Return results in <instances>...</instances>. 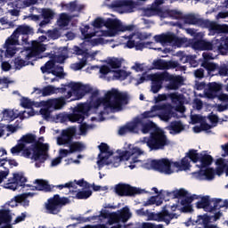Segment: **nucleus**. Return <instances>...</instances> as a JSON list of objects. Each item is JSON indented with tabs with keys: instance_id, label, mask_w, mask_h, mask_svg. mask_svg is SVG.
<instances>
[{
	"instance_id": "obj_32",
	"label": "nucleus",
	"mask_w": 228,
	"mask_h": 228,
	"mask_svg": "<svg viewBox=\"0 0 228 228\" xmlns=\"http://www.w3.org/2000/svg\"><path fill=\"white\" fill-rule=\"evenodd\" d=\"M173 167H176L178 171H186L190 169V167H191L189 159L183 158V159H181V162L179 161L173 162Z\"/></svg>"
},
{
	"instance_id": "obj_47",
	"label": "nucleus",
	"mask_w": 228,
	"mask_h": 228,
	"mask_svg": "<svg viewBox=\"0 0 228 228\" xmlns=\"http://www.w3.org/2000/svg\"><path fill=\"white\" fill-rule=\"evenodd\" d=\"M156 110H152V107L151 108V110L148 111H144L142 114H141L140 117H136L134 118V120H137V119H141L142 121H147V118H153L154 117H156L155 114H153V112H155Z\"/></svg>"
},
{
	"instance_id": "obj_58",
	"label": "nucleus",
	"mask_w": 228,
	"mask_h": 228,
	"mask_svg": "<svg viewBox=\"0 0 228 228\" xmlns=\"http://www.w3.org/2000/svg\"><path fill=\"white\" fill-rule=\"evenodd\" d=\"M57 66L54 63V61H48L45 63L44 66L41 67L42 73L49 72V70H52L55 69Z\"/></svg>"
},
{
	"instance_id": "obj_8",
	"label": "nucleus",
	"mask_w": 228,
	"mask_h": 228,
	"mask_svg": "<svg viewBox=\"0 0 228 228\" xmlns=\"http://www.w3.org/2000/svg\"><path fill=\"white\" fill-rule=\"evenodd\" d=\"M154 40L158 44H161V45L169 44V45L177 46L178 48L182 47L187 43L186 38L176 37L175 34L171 32L154 36Z\"/></svg>"
},
{
	"instance_id": "obj_37",
	"label": "nucleus",
	"mask_w": 228,
	"mask_h": 228,
	"mask_svg": "<svg viewBox=\"0 0 228 228\" xmlns=\"http://www.w3.org/2000/svg\"><path fill=\"white\" fill-rule=\"evenodd\" d=\"M198 162H200V167L201 168H206L207 167H209L213 163V157L204 153L203 156H201L199 159Z\"/></svg>"
},
{
	"instance_id": "obj_64",
	"label": "nucleus",
	"mask_w": 228,
	"mask_h": 228,
	"mask_svg": "<svg viewBox=\"0 0 228 228\" xmlns=\"http://www.w3.org/2000/svg\"><path fill=\"white\" fill-rule=\"evenodd\" d=\"M220 53L225 55L228 53V37L224 38V41L219 45Z\"/></svg>"
},
{
	"instance_id": "obj_29",
	"label": "nucleus",
	"mask_w": 228,
	"mask_h": 228,
	"mask_svg": "<svg viewBox=\"0 0 228 228\" xmlns=\"http://www.w3.org/2000/svg\"><path fill=\"white\" fill-rule=\"evenodd\" d=\"M167 217L173 219V214H170L168 210L164 209L160 213L155 214V217L153 218V220L169 224L170 221L169 219H167Z\"/></svg>"
},
{
	"instance_id": "obj_10",
	"label": "nucleus",
	"mask_w": 228,
	"mask_h": 228,
	"mask_svg": "<svg viewBox=\"0 0 228 228\" xmlns=\"http://www.w3.org/2000/svg\"><path fill=\"white\" fill-rule=\"evenodd\" d=\"M172 165L173 162H171L167 158H163L161 159H153L150 162L151 169H154L160 174H166L167 175L174 173V170L172 169Z\"/></svg>"
},
{
	"instance_id": "obj_15",
	"label": "nucleus",
	"mask_w": 228,
	"mask_h": 228,
	"mask_svg": "<svg viewBox=\"0 0 228 228\" xmlns=\"http://www.w3.org/2000/svg\"><path fill=\"white\" fill-rule=\"evenodd\" d=\"M151 111H160L158 117L164 122H168L174 115L171 104H157L151 106Z\"/></svg>"
},
{
	"instance_id": "obj_17",
	"label": "nucleus",
	"mask_w": 228,
	"mask_h": 228,
	"mask_svg": "<svg viewBox=\"0 0 228 228\" xmlns=\"http://www.w3.org/2000/svg\"><path fill=\"white\" fill-rule=\"evenodd\" d=\"M153 69L156 70H169L171 69L183 68L185 70V66H180L176 61H164L162 59L154 60Z\"/></svg>"
},
{
	"instance_id": "obj_11",
	"label": "nucleus",
	"mask_w": 228,
	"mask_h": 228,
	"mask_svg": "<svg viewBox=\"0 0 228 228\" xmlns=\"http://www.w3.org/2000/svg\"><path fill=\"white\" fill-rule=\"evenodd\" d=\"M77 126H69L61 130V135L57 137V144L59 146L67 145L73 142L74 139H77Z\"/></svg>"
},
{
	"instance_id": "obj_56",
	"label": "nucleus",
	"mask_w": 228,
	"mask_h": 228,
	"mask_svg": "<svg viewBox=\"0 0 228 228\" xmlns=\"http://www.w3.org/2000/svg\"><path fill=\"white\" fill-rule=\"evenodd\" d=\"M20 105H21V107L24 108V109H32L33 106L37 107V106L35 104V102H32L31 100H29V99L27 98V97H22V98H21Z\"/></svg>"
},
{
	"instance_id": "obj_36",
	"label": "nucleus",
	"mask_w": 228,
	"mask_h": 228,
	"mask_svg": "<svg viewBox=\"0 0 228 228\" xmlns=\"http://www.w3.org/2000/svg\"><path fill=\"white\" fill-rule=\"evenodd\" d=\"M34 194L31 192L24 193L20 196L15 197V202L17 203H22V206L27 208L29 207V200H28V197H33Z\"/></svg>"
},
{
	"instance_id": "obj_23",
	"label": "nucleus",
	"mask_w": 228,
	"mask_h": 228,
	"mask_svg": "<svg viewBox=\"0 0 228 228\" xmlns=\"http://www.w3.org/2000/svg\"><path fill=\"white\" fill-rule=\"evenodd\" d=\"M212 207V199H210L209 196H202L200 200L196 203V208L198 209H203L209 213H213Z\"/></svg>"
},
{
	"instance_id": "obj_61",
	"label": "nucleus",
	"mask_w": 228,
	"mask_h": 228,
	"mask_svg": "<svg viewBox=\"0 0 228 228\" xmlns=\"http://www.w3.org/2000/svg\"><path fill=\"white\" fill-rule=\"evenodd\" d=\"M59 27H67L69 24V17L66 13L61 14L58 20Z\"/></svg>"
},
{
	"instance_id": "obj_26",
	"label": "nucleus",
	"mask_w": 228,
	"mask_h": 228,
	"mask_svg": "<svg viewBox=\"0 0 228 228\" xmlns=\"http://www.w3.org/2000/svg\"><path fill=\"white\" fill-rule=\"evenodd\" d=\"M38 0H15L13 4L17 10H24L28 7H31L34 4H37Z\"/></svg>"
},
{
	"instance_id": "obj_38",
	"label": "nucleus",
	"mask_w": 228,
	"mask_h": 228,
	"mask_svg": "<svg viewBox=\"0 0 228 228\" xmlns=\"http://www.w3.org/2000/svg\"><path fill=\"white\" fill-rule=\"evenodd\" d=\"M126 133H137L136 124L130 123L126 124L125 126H121L119 129V134L125 135Z\"/></svg>"
},
{
	"instance_id": "obj_60",
	"label": "nucleus",
	"mask_w": 228,
	"mask_h": 228,
	"mask_svg": "<svg viewBox=\"0 0 228 228\" xmlns=\"http://www.w3.org/2000/svg\"><path fill=\"white\" fill-rule=\"evenodd\" d=\"M222 199H212V212L220 210V208H224Z\"/></svg>"
},
{
	"instance_id": "obj_24",
	"label": "nucleus",
	"mask_w": 228,
	"mask_h": 228,
	"mask_svg": "<svg viewBox=\"0 0 228 228\" xmlns=\"http://www.w3.org/2000/svg\"><path fill=\"white\" fill-rule=\"evenodd\" d=\"M61 206L57 204L53 200L48 199L47 203H45V210L50 215L56 216L61 212Z\"/></svg>"
},
{
	"instance_id": "obj_48",
	"label": "nucleus",
	"mask_w": 228,
	"mask_h": 228,
	"mask_svg": "<svg viewBox=\"0 0 228 228\" xmlns=\"http://www.w3.org/2000/svg\"><path fill=\"white\" fill-rule=\"evenodd\" d=\"M73 53L77 56H84L82 58H86V60L89 58V53H87V50H84L77 45L73 47Z\"/></svg>"
},
{
	"instance_id": "obj_2",
	"label": "nucleus",
	"mask_w": 228,
	"mask_h": 228,
	"mask_svg": "<svg viewBox=\"0 0 228 228\" xmlns=\"http://www.w3.org/2000/svg\"><path fill=\"white\" fill-rule=\"evenodd\" d=\"M174 15L176 20L183 19L184 24L208 28L216 31L217 34H228V25H218L216 22L209 21V20L197 18L195 14H186L183 17V13L176 11L174 12Z\"/></svg>"
},
{
	"instance_id": "obj_31",
	"label": "nucleus",
	"mask_w": 228,
	"mask_h": 228,
	"mask_svg": "<svg viewBox=\"0 0 228 228\" xmlns=\"http://www.w3.org/2000/svg\"><path fill=\"white\" fill-rule=\"evenodd\" d=\"M66 104V101L63 98H58L54 100H50L47 102V107L50 109H54L56 110H61Z\"/></svg>"
},
{
	"instance_id": "obj_33",
	"label": "nucleus",
	"mask_w": 228,
	"mask_h": 228,
	"mask_svg": "<svg viewBox=\"0 0 228 228\" xmlns=\"http://www.w3.org/2000/svg\"><path fill=\"white\" fill-rule=\"evenodd\" d=\"M10 209L0 210V225L4 224L5 225L12 223V216Z\"/></svg>"
},
{
	"instance_id": "obj_7",
	"label": "nucleus",
	"mask_w": 228,
	"mask_h": 228,
	"mask_svg": "<svg viewBox=\"0 0 228 228\" xmlns=\"http://www.w3.org/2000/svg\"><path fill=\"white\" fill-rule=\"evenodd\" d=\"M226 37H221L220 39H216L212 42L206 41L203 39H194L191 41V46L196 51H219L220 44L225 41Z\"/></svg>"
},
{
	"instance_id": "obj_46",
	"label": "nucleus",
	"mask_w": 228,
	"mask_h": 228,
	"mask_svg": "<svg viewBox=\"0 0 228 228\" xmlns=\"http://www.w3.org/2000/svg\"><path fill=\"white\" fill-rule=\"evenodd\" d=\"M93 92V87L90 86H82L78 90V94H76L77 99H82L85 94H90Z\"/></svg>"
},
{
	"instance_id": "obj_22",
	"label": "nucleus",
	"mask_w": 228,
	"mask_h": 228,
	"mask_svg": "<svg viewBox=\"0 0 228 228\" xmlns=\"http://www.w3.org/2000/svg\"><path fill=\"white\" fill-rule=\"evenodd\" d=\"M15 45H20V41H16V40H10L7 39L5 40L4 43V48H5V57L6 58H12L15 53H17V47H15Z\"/></svg>"
},
{
	"instance_id": "obj_44",
	"label": "nucleus",
	"mask_w": 228,
	"mask_h": 228,
	"mask_svg": "<svg viewBox=\"0 0 228 228\" xmlns=\"http://www.w3.org/2000/svg\"><path fill=\"white\" fill-rule=\"evenodd\" d=\"M50 200H53V202H56L58 205L61 207L70 203V200L69 198H66V197L61 198L59 194H55L53 198H51Z\"/></svg>"
},
{
	"instance_id": "obj_4",
	"label": "nucleus",
	"mask_w": 228,
	"mask_h": 228,
	"mask_svg": "<svg viewBox=\"0 0 228 228\" xmlns=\"http://www.w3.org/2000/svg\"><path fill=\"white\" fill-rule=\"evenodd\" d=\"M49 145L41 143V146L37 143L31 144L30 147H26L21 152L22 157L34 159L36 162L40 161L45 163L49 159Z\"/></svg>"
},
{
	"instance_id": "obj_54",
	"label": "nucleus",
	"mask_w": 228,
	"mask_h": 228,
	"mask_svg": "<svg viewBox=\"0 0 228 228\" xmlns=\"http://www.w3.org/2000/svg\"><path fill=\"white\" fill-rule=\"evenodd\" d=\"M26 144H24L23 142H18L17 145H15L14 147H12L11 149V153L12 155H17L22 152V151H24L26 149Z\"/></svg>"
},
{
	"instance_id": "obj_41",
	"label": "nucleus",
	"mask_w": 228,
	"mask_h": 228,
	"mask_svg": "<svg viewBox=\"0 0 228 228\" xmlns=\"http://www.w3.org/2000/svg\"><path fill=\"white\" fill-rule=\"evenodd\" d=\"M200 176H206L208 180L215 179L216 171L212 167H208L206 170H200Z\"/></svg>"
},
{
	"instance_id": "obj_6",
	"label": "nucleus",
	"mask_w": 228,
	"mask_h": 228,
	"mask_svg": "<svg viewBox=\"0 0 228 228\" xmlns=\"http://www.w3.org/2000/svg\"><path fill=\"white\" fill-rule=\"evenodd\" d=\"M169 144V139L163 130L158 129L151 133L150 141H148V148L151 151H164Z\"/></svg>"
},
{
	"instance_id": "obj_52",
	"label": "nucleus",
	"mask_w": 228,
	"mask_h": 228,
	"mask_svg": "<svg viewBox=\"0 0 228 228\" xmlns=\"http://www.w3.org/2000/svg\"><path fill=\"white\" fill-rule=\"evenodd\" d=\"M108 224L110 225H113L114 224L122 222V218L120 217V216L118 215L117 212L111 213L110 216H108Z\"/></svg>"
},
{
	"instance_id": "obj_20",
	"label": "nucleus",
	"mask_w": 228,
	"mask_h": 228,
	"mask_svg": "<svg viewBox=\"0 0 228 228\" xmlns=\"http://www.w3.org/2000/svg\"><path fill=\"white\" fill-rule=\"evenodd\" d=\"M34 184L35 186L31 185H27L31 189V191H45V192H51L53 191L54 186L52 184H49V182L46 180H35Z\"/></svg>"
},
{
	"instance_id": "obj_18",
	"label": "nucleus",
	"mask_w": 228,
	"mask_h": 228,
	"mask_svg": "<svg viewBox=\"0 0 228 228\" xmlns=\"http://www.w3.org/2000/svg\"><path fill=\"white\" fill-rule=\"evenodd\" d=\"M136 6L137 3L134 2L133 0H115L113 3H111V7L120 8L126 13L135 12Z\"/></svg>"
},
{
	"instance_id": "obj_50",
	"label": "nucleus",
	"mask_w": 228,
	"mask_h": 228,
	"mask_svg": "<svg viewBox=\"0 0 228 228\" xmlns=\"http://www.w3.org/2000/svg\"><path fill=\"white\" fill-rule=\"evenodd\" d=\"M173 199H186L189 196V192L185 189H178L173 191Z\"/></svg>"
},
{
	"instance_id": "obj_13",
	"label": "nucleus",
	"mask_w": 228,
	"mask_h": 228,
	"mask_svg": "<svg viewBox=\"0 0 228 228\" xmlns=\"http://www.w3.org/2000/svg\"><path fill=\"white\" fill-rule=\"evenodd\" d=\"M34 30L33 28L28 25H19L16 29H14V32L7 38L9 41H19L18 38H20V36L22 35V42L24 44H28V39L29 35H33Z\"/></svg>"
},
{
	"instance_id": "obj_14",
	"label": "nucleus",
	"mask_w": 228,
	"mask_h": 228,
	"mask_svg": "<svg viewBox=\"0 0 228 228\" xmlns=\"http://www.w3.org/2000/svg\"><path fill=\"white\" fill-rule=\"evenodd\" d=\"M27 181V177L23 174L14 173L12 177L8 178L5 188L15 191L20 187L25 188Z\"/></svg>"
},
{
	"instance_id": "obj_19",
	"label": "nucleus",
	"mask_w": 228,
	"mask_h": 228,
	"mask_svg": "<svg viewBox=\"0 0 228 228\" xmlns=\"http://www.w3.org/2000/svg\"><path fill=\"white\" fill-rule=\"evenodd\" d=\"M133 125L136 124V133L141 131L142 134H149L151 131H152L154 128H156V124L152 121H147V120H141V119H134L132 121Z\"/></svg>"
},
{
	"instance_id": "obj_16",
	"label": "nucleus",
	"mask_w": 228,
	"mask_h": 228,
	"mask_svg": "<svg viewBox=\"0 0 228 228\" xmlns=\"http://www.w3.org/2000/svg\"><path fill=\"white\" fill-rule=\"evenodd\" d=\"M98 149L101 153L98 154L99 160L97 161L98 167L102 168L104 165H110V162H106L110 156L113 155V151H110V146L106 142H101L98 145Z\"/></svg>"
},
{
	"instance_id": "obj_63",
	"label": "nucleus",
	"mask_w": 228,
	"mask_h": 228,
	"mask_svg": "<svg viewBox=\"0 0 228 228\" xmlns=\"http://www.w3.org/2000/svg\"><path fill=\"white\" fill-rule=\"evenodd\" d=\"M86 64H87V59L86 58H82L80 60V61H78L77 63L73 64V69L76 71L81 70L85 66H86Z\"/></svg>"
},
{
	"instance_id": "obj_1",
	"label": "nucleus",
	"mask_w": 228,
	"mask_h": 228,
	"mask_svg": "<svg viewBox=\"0 0 228 228\" xmlns=\"http://www.w3.org/2000/svg\"><path fill=\"white\" fill-rule=\"evenodd\" d=\"M129 102L127 94L119 93V91L113 89L105 94L104 98H98L94 102L93 106L94 109H99L103 105L105 109L111 110L120 111L123 104L126 105Z\"/></svg>"
},
{
	"instance_id": "obj_21",
	"label": "nucleus",
	"mask_w": 228,
	"mask_h": 228,
	"mask_svg": "<svg viewBox=\"0 0 228 228\" xmlns=\"http://www.w3.org/2000/svg\"><path fill=\"white\" fill-rule=\"evenodd\" d=\"M220 91H222V86L216 82H212L208 84V89H206L204 94L208 99H216Z\"/></svg>"
},
{
	"instance_id": "obj_35",
	"label": "nucleus",
	"mask_w": 228,
	"mask_h": 228,
	"mask_svg": "<svg viewBox=\"0 0 228 228\" xmlns=\"http://www.w3.org/2000/svg\"><path fill=\"white\" fill-rule=\"evenodd\" d=\"M205 153H198L197 150H190L189 152L186 153V159H190L191 161H192L194 164H196L197 162H199V159H200V157L204 156Z\"/></svg>"
},
{
	"instance_id": "obj_59",
	"label": "nucleus",
	"mask_w": 228,
	"mask_h": 228,
	"mask_svg": "<svg viewBox=\"0 0 228 228\" xmlns=\"http://www.w3.org/2000/svg\"><path fill=\"white\" fill-rule=\"evenodd\" d=\"M113 72H114L113 77H114L115 79H119V80H121V81L126 79V77H127V76H128L127 73H126V70H122V69H119V70H113Z\"/></svg>"
},
{
	"instance_id": "obj_53",
	"label": "nucleus",
	"mask_w": 228,
	"mask_h": 228,
	"mask_svg": "<svg viewBox=\"0 0 228 228\" xmlns=\"http://www.w3.org/2000/svg\"><path fill=\"white\" fill-rule=\"evenodd\" d=\"M93 195L92 191H77L75 199L77 200H88Z\"/></svg>"
},
{
	"instance_id": "obj_28",
	"label": "nucleus",
	"mask_w": 228,
	"mask_h": 228,
	"mask_svg": "<svg viewBox=\"0 0 228 228\" xmlns=\"http://www.w3.org/2000/svg\"><path fill=\"white\" fill-rule=\"evenodd\" d=\"M184 129L182 121H171L169 126H167V130L171 131L170 134L173 132L175 134L182 133Z\"/></svg>"
},
{
	"instance_id": "obj_3",
	"label": "nucleus",
	"mask_w": 228,
	"mask_h": 228,
	"mask_svg": "<svg viewBox=\"0 0 228 228\" xmlns=\"http://www.w3.org/2000/svg\"><path fill=\"white\" fill-rule=\"evenodd\" d=\"M93 26L96 28H101L102 27L107 28L110 31V37H115L118 32L133 31L134 25H123L119 20H113L112 18H108L103 20L101 17H97L94 20Z\"/></svg>"
},
{
	"instance_id": "obj_27",
	"label": "nucleus",
	"mask_w": 228,
	"mask_h": 228,
	"mask_svg": "<svg viewBox=\"0 0 228 228\" xmlns=\"http://www.w3.org/2000/svg\"><path fill=\"white\" fill-rule=\"evenodd\" d=\"M163 200H165V195L162 193V191H160L159 194L157 196H151L150 200L144 203V206H152L154 204L155 206H161Z\"/></svg>"
},
{
	"instance_id": "obj_49",
	"label": "nucleus",
	"mask_w": 228,
	"mask_h": 228,
	"mask_svg": "<svg viewBox=\"0 0 228 228\" xmlns=\"http://www.w3.org/2000/svg\"><path fill=\"white\" fill-rule=\"evenodd\" d=\"M83 86L81 83L77 82H70L66 86H63V87H69L73 91L74 94H79V90Z\"/></svg>"
},
{
	"instance_id": "obj_62",
	"label": "nucleus",
	"mask_w": 228,
	"mask_h": 228,
	"mask_svg": "<svg viewBox=\"0 0 228 228\" xmlns=\"http://www.w3.org/2000/svg\"><path fill=\"white\" fill-rule=\"evenodd\" d=\"M31 50H34L39 53H44L45 51H46V47L45 46L44 44H39L37 42H35L34 44H32L31 48H29Z\"/></svg>"
},
{
	"instance_id": "obj_51",
	"label": "nucleus",
	"mask_w": 228,
	"mask_h": 228,
	"mask_svg": "<svg viewBox=\"0 0 228 228\" xmlns=\"http://www.w3.org/2000/svg\"><path fill=\"white\" fill-rule=\"evenodd\" d=\"M177 56H178V61H180V63L185 64L188 63L190 61V60L193 57V55H187L185 53V52H178L177 53Z\"/></svg>"
},
{
	"instance_id": "obj_43",
	"label": "nucleus",
	"mask_w": 228,
	"mask_h": 228,
	"mask_svg": "<svg viewBox=\"0 0 228 228\" xmlns=\"http://www.w3.org/2000/svg\"><path fill=\"white\" fill-rule=\"evenodd\" d=\"M47 74H52L53 76H56V77L63 78L64 77V72H63V67L61 66H55L51 70L45 71Z\"/></svg>"
},
{
	"instance_id": "obj_55",
	"label": "nucleus",
	"mask_w": 228,
	"mask_h": 228,
	"mask_svg": "<svg viewBox=\"0 0 228 228\" xmlns=\"http://www.w3.org/2000/svg\"><path fill=\"white\" fill-rule=\"evenodd\" d=\"M42 19L53 20L54 18V12L51 9L44 8L41 12Z\"/></svg>"
},
{
	"instance_id": "obj_45",
	"label": "nucleus",
	"mask_w": 228,
	"mask_h": 228,
	"mask_svg": "<svg viewBox=\"0 0 228 228\" xmlns=\"http://www.w3.org/2000/svg\"><path fill=\"white\" fill-rule=\"evenodd\" d=\"M169 99L171 100V102H173L174 104H180L183 105V94H178L177 93H171L168 94Z\"/></svg>"
},
{
	"instance_id": "obj_30",
	"label": "nucleus",
	"mask_w": 228,
	"mask_h": 228,
	"mask_svg": "<svg viewBox=\"0 0 228 228\" xmlns=\"http://www.w3.org/2000/svg\"><path fill=\"white\" fill-rule=\"evenodd\" d=\"M19 143H22L24 145H27V144L38 145V141H37V135L33 134H27L21 136L20 140H19Z\"/></svg>"
},
{
	"instance_id": "obj_9",
	"label": "nucleus",
	"mask_w": 228,
	"mask_h": 228,
	"mask_svg": "<svg viewBox=\"0 0 228 228\" xmlns=\"http://www.w3.org/2000/svg\"><path fill=\"white\" fill-rule=\"evenodd\" d=\"M161 82H169L167 86V89L169 91L179 90L183 86V78L182 76L170 75L168 72L155 73Z\"/></svg>"
},
{
	"instance_id": "obj_57",
	"label": "nucleus",
	"mask_w": 228,
	"mask_h": 228,
	"mask_svg": "<svg viewBox=\"0 0 228 228\" xmlns=\"http://www.w3.org/2000/svg\"><path fill=\"white\" fill-rule=\"evenodd\" d=\"M57 94L56 88L53 87V86H47L42 89V96L43 97H47L50 96L51 94Z\"/></svg>"
},
{
	"instance_id": "obj_12",
	"label": "nucleus",
	"mask_w": 228,
	"mask_h": 228,
	"mask_svg": "<svg viewBox=\"0 0 228 228\" xmlns=\"http://www.w3.org/2000/svg\"><path fill=\"white\" fill-rule=\"evenodd\" d=\"M115 193L121 197H134L145 193V190L131 187L130 184L119 183L115 185Z\"/></svg>"
},
{
	"instance_id": "obj_40",
	"label": "nucleus",
	"mask_w": 228,
	"mask_h": 228,
	"mask_svg": "<svg viewBox=\"0 0 228 228\" xmlns=\"http://www.w3.org/2000/svg\"><path fill=\"white\" fill-rule=\"evenodd\" d=\"M118 216L121 218V223H126L131 218L129 208L125 207L119 213H118Z\"/></svg>"
},
{
	"instance_id": "obj_42",
	"label": "nucleus",
	"mask_w": 228,
	"mask_h": 228,
	"mask_svg": "<svg viewBox=\"0 0 228 228\" xmlns=\"http://www.w3.org/2000/svg\"><path fill=\"white\" fill-rule=\"evenodd\" d=\"M8 175H10V169L6 167V163L3 162L0 165V184L7 178Z\"/></svg>"
},
{
	"instance_id": "obj_5",
	"label": "nucleus",
	"mask_w": 228,
	"mask_h": 228,
	"mask_svg": "<svg viewBox=\"0 0 228 228\" xmlns=\"http://www.w3.org/2000/svg\"><path fill=\"white\" fill-rule=\"evenodd\" d=\"M88 112L89 107H87L86 104H78L77 107H75L73 114L68 115L69 121L80 124L79 131L81 135L86 134L87 130L90 128L89 125L83 123L85 116H86Z\"/></svg>"
},
{
	"instance_id": "obj_39",
	"label": "nucleus",
	"mask_w": 228,
	"mask_h": 228,
	"mask_svg": "<svg viewBox=\"0 0 228 228\" xmlns=\"http://www.w3.org/2000/svg\"><path fill=\"white\" fill-rule=\"evenodd\" d=\"M30 64L33 65V63H31V61L20 59V57H17L14 59V67H15V69H17V70H20L21 68H24Z\"/></svg>"
},
{
	"instance_id": "obj_34",
	"label": "nucleus",
	"mask_w": 228,
	"mask_h": 228,
	"mask_svg": "<svg viewBox=\"0 0 228 228\" xmlns=\"http://www.w3.org/2000/svg\"><path fill=\"white\" fill-rule=\"evenodd\" d=\"M65 146H69V151H70V153L82 152L85 149L84 144L80 142H72L65 144Z\"/></svg>"
},
{
	"instance_id": "obj_25",
	"label": "nucleus",
	"mask_w": 228,
	"mask_h": 228,
	"mask_svg": "<svg viewBox=\"0 0 228 228\" xmlns=\"http://www.w3.org/2000/svg\"><path fill=\"white\" fill-rule=\"evenodd\" d=\"M151 92L153 93L154 94H159V92L162 90L163 82L156 74L151 75Z\"/></svg>"
}]
</instances>
